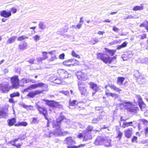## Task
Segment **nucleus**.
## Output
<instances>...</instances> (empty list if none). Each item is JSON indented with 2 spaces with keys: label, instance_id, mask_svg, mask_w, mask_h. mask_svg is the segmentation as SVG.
<instances>
[{
  "label": "nucleus",
  "instance_id": "nucleus-51",
  "mask_svg": "<svg viewBox=\"0 0 148 148\" xmlns=\"http://www.w3.org/2000/svg\"><path fill=\"white\" fill-rule=\"evenodd\" d=\"M30 82H32L33 83H34L36 82V81L35 80L30 78L26 79V82L27 83Z\"/></svg>",
  "mask_w": 148,
  "mask_h": 148
},
{
  "label": "nucleus",
  "instance_id": "nucleus-17",
  "mask_svg": "<svg viewBox=\"0 0 148 148\" xmlns=\"http://www.w3.org/2000/svg\"><path fill=\"white\" fill-rule=\"evenodd\" d=\"M124 134L125 136L127 138H130L132 134V128H129L124 131Z\"/></svg>",
  "mask_w": 148,
  "mask_h": 148
},
{
  "label": "nucleus",
  "instance_id": "nucleus-54",
  "mask_svg": "<svg viewBox=\"0 0 148 148\" xmlns=\"http://www.w3.org/2000/svg\"><path fill=\"white\" fill-rule=\"evenodd\" d=\"M109 96H110L112 97L115 98H117L118 97V95L117 94L110 93Z\"/></svg>",
  "mask_w": 148,
  "mask_h": 148
},
{
  "label": "nucleus",
  "instance_id": "nucleus-10",
  "mask_svg": "<svg viewBox=\"0 0 148 148\" xmlns=\"http://www.w3.org/2000/svg\"><path fill=\"white\" fill-rule=\"evenodd\" d=\"M77 76L78 79L80 80L85 81L88 78L86 74L81 71L77 72Z\"/></svg>",
  "mask_w": 148,
  "mask_h": 148
},
{
  "label": "nucleus",
  "instance_id": "nucleus-7",
  "mask_svg": "<svg viewBox=\"0 0 148 148\" xmlns=\"http://www.w3.org/2000/svg\"><path fill=\"white\" fill-rule=\"evenodd\" d=\"M11 81L13 87L17 88L19 86V79L18 76L14 75L11 78Z\"/></svg>",
  "mask_w": 148,
  "mask_h": 148
},
{
  "label": "nucleus",
  "instance_id": "nucleus-19",
  "mask_svg": "<svg viewBox=\"0 0 148 148\" xmlns=\"http://www.w3.org/2000/svg\"><path fill=\"white\" fill-rule=\"evenodd\" d=\"M27 44L26 42H23L19 45V49L23 51L27 48Z\"/></svg>",
  "mask_w": 148,
  "mask_h": 148
},
{
  "label": "nucleus",
  "instance_id": "nucleus-32",
  "mask_svg": "<svg viewBox=\"0 0 148 148\" xmlns=\"http://www.w3.org/2000/svg\"><path fill=\"white\" fill-rule=\"evenodd\" d=\"M8 113L7 112L4 111H0V116L3 118H5L7 116Z\"/></svg>",
  "mask_w": 148,
  "mask_h": 148
},
{
  "label": "nucleus",
  "instance_id": "nucleus-55",
  "mask_svg": "<svg viewBox=\"0 0 148 148\" xmlns=\"http://www.w3.org/2000/svg\"><path fill=\"white\" fill-rule=\"evenodd\" d=\"M84 22V21L83 20V17H82L80 18V21L78 23L79 25H81V27H82L83 24Z\"/></svg>",
  "mask_w": 148,
  "mask_h": 148
},
{
  "label": "nucleus",
  "instance_id": "nucleus-47",
  "mask_svg": "<svg viewBox=\"0 0 148 148\" xmlns=\"http://www.w3.org/2000/svg\"><path fill=\"white\" fill-rule=\"evenodd\" d=\"M37 86L38 87H42L43 86H46L47 85L43 83H39L37 84Z\"/></svg>",
  "mask_w": 148,
  "mask_h": 148
},
{
  "label": "nucleus",
  "instance_id": "nucleus-49",
  "mask_svg": "<svg viewBox=\"0 0 148 148\" xmlns=\"http://www.w3.org/2000/svg\"><path fill=\"white\" fill-rule=\"evenodd\" d=\"M71 55L74 57L77 58H80V56L79 55L77 54L74 51H72L71 52Z\"/></svg>",
  "mask_w": 148,
  "mask_h": 148
},
{
  "label": "nucleus",
  "instance_id": "nucleus-5",
  "mask_svg": "<svg viewBox=\"0 0 148 148\" xmlns=\"http://www.w3.org/2000/svg\"><path fill=\"white\" fill-rule=\"evenodd\" d=\"M78 88L81 94L84 96L87 95L88 94V92L86 88V86L84 83L79 82L78 83Z\"/></svg>",
  "mask_w": 148,
  "mask_h": 148
},
{
  "label": "nucleus",
  "instance_id": "nucleus-59",
  "mask_svg": "<svg viewBox=\"0 0 148 148\" xmlns=\"http://www.w3.org/2000/svg\"><path fill=\"white\" fill-rule=\"evenodd\" d=\"M29 87L30 88H32L33 89H35L38 88L37 84H34L31 85Z\"/></svg>",
  "mask_w": 148,
  "mask_h": 148
},
{
  "label": "nucleus",
  "instance_id": "nucleus-42",
  "mask_svg": "<svg viewBox=\"0 0 148 148\" xmlns=\"http://www.w3.org/2000/svg\"><path fill=\"white\" fill-rule=\"evenodd\" d=\"M15 40V38H10L7 42V44H10L13 43Z\"/></svg>",
  "mask_w": 148,
  "mask_h": 148
},
{
  "label": "nucleus",
  "instance_id": "nucleus-28",
  "mask_svg": "<svg viewBox=\"0 0 148 148\" xmlns=\"http://www.w3.org/2000/svg\"><path fill=\"white\" fill-rule=\"evenodd\" d=\"M125 79V78L122 77H119L117 79V83L120 85L122 84V83Z\"/></svg>",
  "mask_w": 148,
  "mask_h": 148
},
{
  "label": "nucleus",
  "instance_id": "nucleus-6",
  "mask_svg": "<svg viewBox=\"0 0 148 148\" xmlns=\"http://www.w3.org/2000/svg\"><path fill=\"white\" fill-rule=\"evenodd\" d=\"M36 107L39 111L40 114H42L44 116L45 119L48 120H48L47 116L48 114L46 108L44 107H41L38 105H36ZM47 126H48V125Z\"/></svg>",
  "mask_w": 148,
  "mask_h": 148
},
{
  "label": "nucleus",
  "instance_id": "nucleus-57",
  "mask_svg": "<svg viewBox=\"0 0 148 148\" xmlns=\"http://www.w3.org/2000/svg\"><path fill=\"white\" fill-rule=\"evenodd\" d=\"M141 123H142L144 125H146L147 124L148 122L146 120L144 119H142L140 120Z\"/></svg>",
  "mask_w": 148,
  "mask_h": 148
},
{
  "label": "nucleus",
  "instance_id": "nucleus-33",
  "mask_svg": "<svg viewBox=\"0 0 148 148\" xmlns=\"http://www.w3.org/2000/svg\"><path fill=\"white\" fill-rule=\"evenodd\" d=\"M27 123L26 122H19L18 123L15 125V126H25L27 125Z\"/></svg>",
  "mask_w": 148,
  "mask_h": 148
},
{
  "label": "nucleus",
  "instance_id": "nucleus-1",
  "mask_svg": "<svg viewBox=\"0 0 148 148\" xmlns=\"http://www.w3.org/2000/svg\"><path fill=\"white\" fill-rule=\"evenodd\" d=\"M65 118L64 116H61L59 117L56 120V122L55 123H53V127L56 128L53 133L49 132L46 134L47 137H50L52 135H53L55 136H64L69 134V132L67 131H62L60 128V123Z\"/></svg>",
  "mask_w": 148,
  "mask_h": 148
},
{
  "label": "nucleus",
  "instance_id": "nucleus-48",
  "mask_svg": "<svg viewBox=\"0 0 148 148\" xmlns=\"http://www.w3.org/2000/svg\"><path fill=\"white\" fill-rule=\"evenodd\" d=\"M10 143L12 145L15 146L16 147H18V146H21V145L20 144H18L17 145L16 144L15 142H14V141L13 140H11L10 142Z\"/></svg>",
  "mask_w": 148,
  "mask_h": 148
},
{
  "label": "nucleus",
  "instance_id": "nucleus-41",
  "mask_svg": "<svg viewBox=\"0 0 148 148\" xmlns=\"http://www.w3.org/2000/svg\"><path fill=\"white\" fill-rule=\"evenodd\" d=\"M117 136L116 137V138H119V139H120L122 136L123 133L121 132L119 130H117Z\"/></svg>",
  "mask_w": 148,
  "mask_h": 148
},
{
  "label": "nucleus",
  "instance_id": "nucleus-37",
  "mask_svg": "<svg viewBox=\"0 0 148 148\" xmlns=\"http://www.w3.org/2000/svg\"><path fill=\"white\" fill-rule=\"evenodd\" d=\"M56 59V56L55 55L52 56L51 57L48 59V61L49 62H53Z\"/></svg>",
  "mask_w": 148,
  "mask_h": 148
},
{
  "label": "nucleus",
  "instance_id": "nucleus-52",
  "mask_svg": "<svg viewBox=\"0 0 148 148\" xmlns=\"http://www.w3.org/2000/svg\"><path fill=\"white\" fill-rule=\"evenodd\" d=\"M135 77L137 78L138 79H140L141 80L143 79L144 78V77L142 76L141 75H137L136 74H135Z\"/></svg>",
  "mask_w": 148,
  "mask_h": 148
},
{
  "label": "nucleus",
  "instance_id": "nucleus-34",
  "mask_svg": "<svg viewBox=\"0 0 148 148\" xmlns=\"http://www.w3.org/2000/svg\"><path fill=\"white\" fill-rule=\"evenodd\" d=\"M127 43L126 41L124 42L121 45L118 46L117 47V49H120L122 48L125 47L127 44Z\"/></svg>",
  "mask_w": 148,
  "mask_h": 148
},
{
  "label": "nucleus",
  "instance_id": "nucleus-3",
  "mask_svg": "<svg viewBox=\"0 0 148 148\" xmlns=\"http://www.w3.org/2000/svg\"><path fill=\"white\" fill-rule=\"evenodd\" d=\"M132 103L130 102H125L123 103L120 104V107H124L128 112H131L136 113L138 110V108L137 107L132 105Z\"/></svg>",
  "mask_w": 148,
  "mask_h": 148
},
{
  "label": "nucleus",
  "instance_id": "nucleus-62",
  "mask_svg": "<svg viewBox=\"0 0 148 148\" xmlns=\"http://www.w3.org/2000/svg\"><path fill=\"white\" fill-rule=\"evenodd\" d=\"M64 53H62L59 55V58L60 59H63L64 58Z\"/></svg>",
  "mask_w": 148,
  "mask_h": 148
},
{
  "label": "nucleus",
  "instance_id": "nucleus-15",
  "mask_svg": "<svg viewBox=\"0 0 148 148\" xmlns=\"http://www.w3.org/2000/svg\"><path fill=\"white\" fill-rule=\"evenodd\" d=\"M64 143L66 144L68 146H70L74 145L75 143L71 137H68L66 138L64 141Z\"/></svg>",
  "mask_w": 148,
  "mask_h": 148
},
{
  "label": "nucleus",
  "instance_id": "nucleus-12",
  "mask_svg": "<svg viewBox=\"0 0 148 148\" xmlns=\"http://www.w3.org/2000/svg\"><path fill=\"white\" fill-rule=\"evenodd\" d=\"M0 90L5 92H8L10 90L9 84L7 83L0 84Z\"/></svg>",
  "mask_w": 148,
  "mask_h": 148
},
{
  "label": "nucleus",
  "instance_id": "nucleus-24",
  "mask_svg": "<svg viewBox=\"0 0 148 148\" xmlns=\"http://www.w3.org/2000/svg\"><path fill=\"white\" fill-rule=\"evenodd\" d=\"M111 140L110 139H108L105 138L103 144L105 146L110 147L111 146Z\"/></svg>",
  "mask_w": 148,
  "mask_h": 148
},
{
  "label": "nucleus",
  "instance_id": "nucleus-21",
  "mask_svg": "<svg viewBox=\"0 0 148 148\" xmlns=\"http://www.w3.org/2000/svg\"><path fill=\"white\" fill-rule=\"evenodd\" d=\"M103 119L102 116L100 115L97 118H95L92 120V123H97Z\"/></svg>",
  "mask_w": 148,
  "mask_h": 148
},
{
  "label": "nucleus",
  "instance_id": "nucleus-45",
  "mask_svg": "<svg viewBox=\"0 0 148 148\" xmlns=\"http://www.w3.org/2000/svg\"><path fill=\"white\" fill-rule=\"evenodd\" d=\"M69 60H67L65 61H64L63 62V64L65 66H71V63H70V62L69 61Z\"/></svg>",
  "mask_w": 148,
  "mask_h": 148
},
{
  "label": "nucleus",
  "instance_id": "nucleus-53",
  "mask_svg": "<svg viewBox=\"0 0 148 148\" xmlns=\"http://www.w3.org/2000/svg\"><path fill=\"white\" fill-rule=\"evenodd\" d=\"M35 60V59L34 58H32L30 59L29 60H27V61L29 62L31 64H33L34 63V62Z\"/></svg>",
  "mask_w": 148,
  "mask_h": 148
},
{
  "label": "nucleus",
  "instance_id": "nucleus-40",
  "mask_svg": "<svg viewBox=\"0 0 148 148\" xmlns=\"http://www.w3.org/2000/svg\"><path fill=\"white\" fill-rule=\"evenodd\" d=\"M62 80L59 78L57 79H55L53 82L55 84H60L62 83Z\"/></svg>",
  "mask_w": 148,
  "mask_h": 148
},
{
  "label": "nucleus",
  "instance_id": "nucleus-11",
  "mask_svg": "<svg viewBox=\"0 0 148 148\" xmlns=\"http://www.w3.org/2000/svg\"><path fill=\"white\" fill-rule=\"evenodd\" d=\"M104 138H105L103 137L98 136L96 138L94 143L97 145H102L103 144Z\"/></svg>",
  "mask_w": 148,
  "mask_h": 148
},
{
  "label": "nucleus",
  "instance_id": "nucleus-43",
  "mask_svg": "<svg viewBox=\"0 0 148 148\" xmlns=\"http://www.w3.org/2000/svg\"><path fill=\"white\" fill-rule=\"evenodd\" d=\"M47 52H42V58L44 60L47 58L48 56H47Z\"/></svg>",
  "mask_w": 148,
  "mask_h": 148
},
{
  "label": "nucleus",
  "instance_id": "nucleus-30",
  "mask_svg": "<svg viewBox=\"0 0 148 148\" xmlns=\"http://www.w3.org/2000/svg\"><path fill=\"white\" fill-rule=\"evenodd\" d=\"M39 28L41 29L44 30L46 28V25L44 23L40 21L38 24Z\"/></svg>",
  "mask_w": 148,
  "mask_h": 148
},
{
  "label": "nucleus",
  "instance_id": "nucleus-20",
  "mask_svg": "<svg viewBox=\"0 0 148 148\" xmlns=\"http://www.w3.org/2000/svg\"><path fill=\"white\" fill-rule=\"evenodd\" d=\"M68 29V26L67 25H65L64 27L62 28L60 30L57 31V33L58 34L62 35L63 34L61 32H66Z\"/></svg>",
  "mask_w": 148,
  "mask_h": 148
},
{
  "label": "nucleus",
  "instance_id": "nucleus-23",
  "mask_svg": "<svg viewBox=\"0 0 148 148\" xmlns=\"http://www.w3.org/2000/svg\"><path fill=\"white\" fill-rule=\"evenodd\" d=\"M69 61L70 62L71 66H76L79 64V62L75 59H69Z\"/></svg>",
  "mask_w": 148,
  "mask_h": 148
},
{
  "label": "nucleus",
  "instance_id": "nucleus-13",
  "mask_svg": "<svg viewBox=\"0 0 148 148\" xmlns=\"http://www.w3.org/2000/svg\"><path fill=\"white\" fill-rule=\"evenodd\" d=\"M44 90L40 91L39 90H37L35 91H33L29 92L27 95V96L30 98H33L37 94H40L42 93Z\"/></svg>",
  "mask_w": 148,
  "mask_h": 148
},
{
  "label": "nucleus",
  "instance_id": "nucleus-63",
  "mask_svg": "<svg viewBox=\"0 0 148 148\" xmlns=\"http://www.w3.org/2000/svg\"><path fill=\"white\" fill-rule=\"evenodd\" d=\"M113 30L115 32H118L119 30V29L115 26H113Z\"/></svg>",
  "mask_w": 148,
  "mask_h": 148
},
{
  "label": "nucleus",
  "instance_id": "nucleus-16",
  "mask_svg": "<svg viewBox=\"0 0 148 148\" xmlns=\"http://www.w3.org/2000/svg\"><path fill=\"white\" fill-rule=\"evenodd\" d=\"M89 84L90 85V87L93 90L95 91V92L92 93V95H93L98 90L99 87L96 84L92 82H90Z\"/></svg>",
  "mask_w": 148,
  "mask_h": 148
},
{
  "label": "nucleus",
  "instance_id": "nucleus-29",
  "mask_svg": "<svg viewBox=\"0 0 148 148\" xmlns=\"http://www.w3.org/2000/svg\"><path fill=\"white\" fill-rule=\"evenodd\" d=\"M132 122H124L123 123L122 125V127L125 128L126 127H128L129 126H132Z\"/></svg>",
  "mask_w": 148,
  "mask_h": 148
},
{
  "label": "nucleus",
  "instance_id": "nucleus-2",
  "mask_svg": "<svg viewBox=\"0 0 148 148\" xmlns=\"http://www.w3.org/2000/svg\"><path fill=\"white\" fill-rule=\"evenodd\" d=\"M93 128L92 126H88L86 130H84L82 133L79 134L77 135V137L80 139L83 138V140L84 141L91 140L92 138V135L91 134V133L93 130Z\"/></svg>",
  "mask_w": 148,
  "mask_h": 148
},
{
  "label": "nucleus",
  "instance_id": "nucleus-58",
  "mask_svg": "<svg viewBox=\"0 0 148 148\" xmlns=\"http://www.w3.org/2000/svg\"><path fill=\"white\" fill-rule=\"evenodd\" d=\"M148 23V21H146L144 22V23L141 24L140 25V27H145V28L146 27V25L147 24V23Z\"/></svg>",
  "mask_w": 148,
  "mask_h": 148
},
{
  "label": "nucleus",
  "instance_id": "nucleus-61",
  "mask_svg": "<svg viewBox=\"0 0 148 148\" xmlns=\"http://www.w3.org/2000/svg\"><path fill=\"white\" fill-rule=\"evenodd\" d=\"M20 105L23 107L26 108H27L28 107H29V106H28L26 105L25 104L23 103H21L20 104Z\"/></svg>",
  "mask_w": 148,
  "mask_h": 148
},
{
  "label": "nucleus",
  "instance_id": "nucleus-64",
  "mask_svg": "<svg viewBox=\"0 0 148 148\" xmlns=\"http://www.w3.org/2000/svg\"><path fill=\"white\" fill-rule=\"evenodd\" d=\"M25 136L24 135H22V136L21 135L19 136L18 137V139H20L21 140H23L25 138Z\"/></svg>",
  "mask_w": 148,
  "mask_h": 148
},
{
  "label": "nucleus",
  "instance_id": "nucleus-39",
  "mask_svg": "<svg viewBox=\"0 0 148 148\" xmlns=\"http://www.w3.org/2000/svg\"><path fill=\"white\" fill-rule=\"evenodd\" d=\"M81 27V25L78 24L77 25H73L71 27V28L75 29H79Z\"/></svg>",
  "mask_w": 148,
  "mask_h": 148
},
{
  "label": "nucleus",
  "instance_id": "nucleus-60",
  "mask_svg": "<svg viewBox=\"0 0 148 148\" xmlns=\"http://www.w3.org/2000/svg\"><path fill=\"white\" fill-rule=\"evenodd\" d=\"M43 60H43V59L42 57H38L36 58L37 61L39 63L41 62Z\"/></svg>",
  "mask_w": 148,
  "mask_h": 148
},
{
  "label": "nucleus",
  "instance_id": "nucleus-31",
  "mask_svg": "<svg viewBox=\"0 0 148 148\" xmlns=\"http://www.w3.org/2000/svg\"><path fill=\"white\" fill-rule=\"evenodd\" d=\"M27 84L26 82V79L23 78L20 81L19 83V85L22 86H24V84Z\"/></svg>",
  "mask_w": 148,
  "mask_h": 148
},
{
  "label": "nucleus",
  "instance_id": "nucleus-50",
  "mask_svg": "<svg viewBox=\"0 0 148 148\" xmlns=\"http://www.w3.org/2000/svg\"><path fill=\"white\" fill-rule=\"evenodd\" d=\"M98 41L97 40L96 38H92V40H90L92 44H94L96 42H98Z\"/></svg>",
  "mask_w": 148,
  "mask_h": 148
},
{
  "label": "nucleus",
  "instance_id": "nucleus-27",
  "mask_svg": "<svg viewBox=\"0 0 148 148\" xmlns=\"http://www.w3.org/2000/svg\"><path fill=\"white\" fill-rule=\"evenodd\" d=\"M104 49L106 50V52L108 53L111 56H113L115 52V50L109 49L106 48H105Z\"/></svg>",
  "mask_w": 148,
  "mask_h": 148
},
{
  "label": "nucleus",
  "instance_id": "nucleus-14",
  "mask_svg": "<svg viewBox=\"0 0 148 148\" xmlns=\"http://www.w3.org/2000/svg\"><path fill=\"white\" fill-rule=\"evenodd\" d=\"M136 98L138 100L139 107L140 109L142 110L143 108H144L145 107L146 105L143 101L142 98L140 95L136 96Z\"/></svg>",
  "mask_w": 148,
  "mask_h": 148
},
{
  "label": "nucleus",
  "instance_id": "nucleus-38",
  "mask_svg": "<svg viewBox=\"0 0 148 148\" xmlns=\"http://www.w3.org/2000/svg\"><path fill=\"white\" fill-rule=\"evenodd\" d=\"M20 94L19 92H14L10 94V97L11 98H13L15 97H18L19 96Z\"/></svg>",
  "mask_w": 148,
  "mask_h": 148
},
{
  "label": "nucleus",
  "instance_id": "nucleus-46",
  "mask_svg": "<svg viewBox=\"0 0 148 148\" xmlns=\"http://www.w3.org/2000/svg\"><path fill=\"white\" fill-rule=\"evenodd\" d=\"M126 55V53H125L122 56V58L124 61L127 60L129 59L128 56Z\"/></svg>",
  "mask_w": 148,
  "mask_h": 148
},
{
  "label": "nucleus",
  "instance_id": "nucleus-25",
  "mask_svg": "<svg viewBox=\"0 0 148 148\" xmlns=\"http://www.w3.org/2000/svg\"><path fill=\"white\" fill-rule=\"evenodd\" d=\"M109 86L112 89H113L114 90L117 92H120L121 91V89L117 87L114 85L113 84L109 85Z\"/></svg>",
  "mask_w": 148,
  "mask_h": 148
},
{
  "label": "nucleus",
  "instance_id": "nucleus-44",
  "mask_svg": "<svg viewBox=\"0 0 148 148\" xmlns=\"http://www.w3.org/2000/svg\"><path fill=\"white\" fill-rule=\"evenodd\" d=\"M38 121L37 118L33 117L32 118L31 123L34 124H37L38 123Z\"/></svg>",
  "mask_w": 148,
  "mask_h": 148
},
{
  "label": "nucleus",
  "instance_id": "nucleus-35",
  "mask_svg": "<svg viewBox=\"0 0 148 148\" xmlns=\"http://www.w3.org/2000/svg\"><path fill=\"white\" fill-rule=\"evenodd\" d=\"M125 53H126V55L128 56L129 59L132 57L134 54V52L132 51H128Z\"/></svg>",
  "mask_w": 148,
  "mask_h": 148
},
{
  "label": "nucleus",
  "instance_id": "nucleus-18",
  "mask_svg": "<svg viewBox=\"0 0 148 148\" xmlns=\"http://www.w3.org/2000/svg\"><path fill=\"white\" fill-rule=\"evenodd\" d=\"M0 15L5 18H8L11 15L10 12H7L5 10H3L1 12Z\"/></svg>",
  "mask_w": 148,
  "mask_h": 148
},
{
  "label": "nucleus",
  "instance_id": "nucleus-26",
  "mask_svg": "<svg viewBox=\"0 0 148 148\" xmlns=\"http://www.w3.org/2000/svg\"><path fill=\"white\" fill-rule=\"evenodd\" d=\"M143 4H141L140 6H136L133 9V10L134 11L137 10H141L143 9Z\"/></svg>",
  "mask_w": 148,
  "mask_h": 148
},
{
  "label": "nucleus",
  "instance_id": "nucleus-8",
  "mask_svg": "<svg viewBox=\"0 0 148 148\" xmlns=\"http://www.w3.org/2000/svg\"><path fill=\"white\" fill-rule=\"evenodd\" d=\"M46 103L50 107L59 108L62 107V106L59 103L54 101L47 100L46 101Z\"/></svg>",
  "mask_w": 148,
  "mask_h": 148
},
{
  "label": "nucleus",
  "instance_id": "nucleus-22",
  "mask_svg": "<svg viewBox=\"0 0 148 148\" xmlns=\"http://www.w3.org/2000/svg\"><path fill=\"white\" fill-rule=\"evenodd\" d=\"M8 125L10 126H12L14 125L16 122V119L15 118H12L8 120Z\"/></svg>",
  "mask_w": 148,
  "mask_h": 148
},
{
  "label": "nucleus",
  "instance_id": "nucleus-36",
  "mask_svg": "<svg viewBox=\"0 0 148 148\" xmlns=\"http://www.w3.org/2000/svg\"><path fill=\"white\" fill-rule=\"evenodd\" d=\"M78 102L76 101L75 100H73L72 101H69V106H74L76 104H77Z\"/></svg>",
  "mask_w": 148,
  "mask_h": 148
},
{
  "label": "nucleus",
  "instance_id": "nucleus-9",
  "mask_svg": "<svg viewBox=\"0 0 148 148\" xmlns=\"http://www.w3.org/2000/svg\"><path fill=\"white\" fill-rule=\"evenodd\" d=\"M58 73L62 78H66L69 77L67 72L63 69H59L58 70Z\"/></svg>",
  "mask_w": 148,
  "mask_h": 148
},
{
  "label": "nucleus",
  "instance_id": "nucleus-4",
  "mask_svg": "<svg viewBox=\"0 0 148 148\" xmlns=\"http://www.w3.org/2000/svg\"><path fill=\"white\" fill-rule=\"evenodd\" d=\"M97 58L100 59L106 63H110L111 62L110 57L106 53H99L97 54Z\"/></svg>",
  "mask_w": 148,
  "mask_h": 148
},
{
  "label": "nucleus",
  "instance_id": "nucleus-56",
  "mask_svg": "<svg viewBox=\"0 0 148 148\" xmlns=\"http://www.w3.org/2000/svg\"><path fill=\"white\" fill-rule=\"evenodd\" d=\"M59 92L66 96L69 95V92L68 91H60Z\"/></svg>",
  "mask_w": 148,
  "mask_h": 148
}]
</instances>
